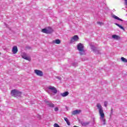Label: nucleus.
<instances>
[{
	"instance_id": "9",
	"label": "nucleus",
	"mask_w": 127,
	"mask_h": 127,
	"mask_svg": "<svg viewBox=\"0 0 127 127\" xmlns=\"http://www.w3.org/2000/svg\"><path fill=\"white\" fill-rule=\"evenodd\" d=\"M78 39H79V37L77 35H75L72 38L70 42L71 43H73L75 41H78Z\"/></svg>"
},
{
	"instance_id": "10",
	"label": "nucleus",
	"mask_w": 127,
	"mask_h": 127,
	"mask_svg": "<svg viewBox=\"0 0 127 127\" xmlns=\"http://www.w3.org/2000/svg\"><path fill=\"white\" fill-rule=\"evenodd\" d=\"M21 57L23 59H25V60H27L28 61H30V58L27 57V56L26 55V53H22L21 55Z\"/></svg>"
},
{
	"instance_id": "2",
	"label": "nucleus",
	"mask_w": 127,
	"mask_h": 127,
	"mask_svg": "<svg viewBox=\"0 0 127 127\" xmlns=\"http://www.w3.org/2000/svg\"><path fill=\"white\" fill-rule=\"evenodd\" d=\"M77 50L79 52V54L80 55H85V50L84 45L81 43H79L77 45Z\"/></svg>"
},
{
	"instance_id": "6",
	"label": "nucleus",
	"mask_w": 127,
	"mask_h": 127,
	"mask_svg": "<svg viewBox=\"0 0 127 127\" xmlns=\"http://www.w3.org/2000/svg\"><path fill=\"white\" fill-rule=\"evenodd\" d=\"M91 47V49L93 51L95 54H101V52H100V50L98 49V48H96L94 45L92 44H90Z\"/></svg>"
},
{
	"instance_id": "5",
	"label": "nucleus",
	"mask_w": 127,
	"mask_h": 127,
	"mask_svg": "<svg viewBox=\"0 0 127 127\" xmlns=\"http://www.w3.org/2000/svg\"><path fill=\"white\" fill-rule=\"evenodd\" d=\"M42 32L43 33H46V34H50L53 32V30L51 27H49V29H42Z\"/></svg>"
},
{
	"instance_id": "28",
	"label": "nucleus",
	"mask_w": 127,
	"mask_h": 127,
	"mask_svg": "<svg viewBox=\"0 0 127 127\" xmlns=\"http://www.w3.org/2000/svg\"><path fill=\"white\" fill-rule=\"evenodd\" d=\"M58 79H60V78L59 77H57Z\"/></svg>"
},
{
	"instance_id": "14",
	"label": "nucleus",
	"mask_w": 127,
	"mask_h": 127,
	"mask_svg": "<svg viewBox=\"0 0 127 127\" xmlns=\"http://www.w3.org/2000/svg\"><path fill=\"white\" fill-rule=\"evenodd\" d=\"M112 38L114 39H116V40H119V39H121V37L117 35H113Z\"/></svg>"
},
{
	"instance_id": "18",
	"label": "nucleus",
	"mask_w": 127,
	"mask_h": 127,
	"mask_svg": "<svg viewBox=\"0 0 127 127\" xmlns=\"http://www.w3.org/2000/svg\"><path fill=\"white\" fill-rule=\"evenodd\" d=\"M90 124V122H82L81 125L83 126V127H86V126H88Z\"/></svg>"
},
{
	"instance_id": "26",
	"label": "nucleus",
	"mask_w": 127,
	"mask_h": 127,
	"mask_svg": "<svg viewBox=\"0 0 127 127\" xmlns=\"http://www.w3.org/2000/svg\"><path fill=\"white\" fill-rule=\"evenodd\" d=\"M125 4L127 5V0H125Z\"/></svg>"
},
{
	"instance_id": "24",
	"label": "nucleus",
	"mask_w": 127,
	"mask_h": 127,
	"mask_svg": "<svg viewBox=\"0 0 127 127\" xmlns=\"http://www.w3.org/2000/svg\"><path fill=\"white\" fill-rule=\"evenodd\" d=\"M98 24H100V25H102L103 24V23L102 22H97Z\"/></svg>"
},
{
	"instance_id": "4",
	"label": "nucleus",
	"mask_w": 127,
	"mask_h": 127,
	"mask_svg": "<svg viewBox=\"0 0 127 127\" xmlns=\"http://www.w3.org/2000/svg\"><path fill=\"white\" fill-rule=\"evenodd\" d=\"M48 89L49 90V94H50V91L52 92V93H53V94H57V89L55 87L50 86H48Z\"/></svg>"
},
{
	"instance_id": "1",
	"label": "nucleus",
	"mask_w": 127,
	"mask_h": 127,
	"mask_svg": "<svg viewBox=\"0 0 127 127\" xmlns=\"http://www.w3.org/2000/svg\"><path fill=\"white\" fill-rule=\"evenodd\" d=\"M96 107L99 110V114L100 117V120L101 122H103V125H106V119H105V113H104V110H103V107L102 105L100 103H97Z\"/></svg>"
},
{
	"instance_id": "11",
	"label": "nucleus",
	"mask_w": 127,
	"mask_h": 127,
	"mask_svg": "<svg viewBox=\"0 0 127 127\" xmlns=\"http://www.w3.org/2000/svg\"><path fill=\"white\" fill-rule=\"evenodd\" d=\"M12 51L13 54H16V53H17V51H18V50L17 49V46L13 47Z\"/></svg>"
},
{
	"instance_id": "21",
	"label": "nucleus",
	"mask_w": 127,
	"mask_h": 127,
	"mask_svg": "<svg viewBox=\"0 0 127 127\" xmlns=\"http://www.w3.org/2000/svg\"><path fill=\"white\" fill-rule=\"evenodd\" d=\"M54 127H60V126L58 125L57 123H55L54 125Z\"/></svg>"
},
{
	"instance_id": "8",
	"label": "nucleus",
	"mask_w": 127,
	"mask_h": 127,
	"mask_svg": "<svg viewBox=\"0 0 127 127\" xmlns=\"http://www.w3.org/2000/svg\"><path fill=\"white\" fill-rule=\"evenodd\" d=\"M45 102L46 103L47 106L50 108H54V107H55V105H54V104H53L50 101H45Z\"/></svg>"
},
{
	"instance_id": "22",
	"label": "nucleus",
	"mask_w": 127,
	"mask_h": 127,
	"mask_svg": "<svg viewBox=\"0 0 127 127\" xmlns=\"http://www.w3.org/2000/svg\"><path fill=\"white\" fill-rule=\"evenodd\" d=\"M58 111H59V108H58V107H55V112H58Z\"/></svg>"
},
{
	"instance_id": "16",
	"label": "nucleus",
	"mask_w": 127,
	"mask_h": 127,
	"mask_svg": "<svg viewBox=\"0 0 127 127\" xmlns=\"http://www.w3.org/2000/svg\"><path fill=\"white\" fill-rule=\"evenodd\" d=\"M112 17H113V18H115V19H117V20H120V21H124V20L121 19L119 17L117 16L116 15H113L112 16Z\"/></svg>"
},
{
	"instance_id": "25",
	"label": "nucleus",
	"mask_w": 127,
	"mask_h": 127,
	"mask_svg": "<svg viewBox=\"0 0 127 127\" xmlns=\"http://www.w3.org/2000/svg\"><path fill=\"white\" fill-rule=\"evenodd\" d=\"M66 124L68 126H70V122L69 121L66 122Z\"/></svg>"
},
{
	"instance_id": "19",
	"label": "nucleus",
	"mask_w": 127,
	"mask_h": 127,
	"mask_svg": "<svg viewBox=\"0 0 127 127\" xmlns=\"http://www.w3.org/2000/svg\"><path fill=\"white\" fill-rule=\"evenodd\" d=\"M121 60L122 61H123V62H125V63H127V59L124 58V57H122L121 58Z\"/></svg>"
},
{
	"instance_id": "20",
	"label": "nucleus",
	"mask_w": 127,
	"mask_h": 127,
	"mask_svg": "<svg viewBox=\"0 0 127 127\" xmlns=\"http://www.w3.org/2000/svg\"><path fill=\"white\" fill-rule=\"evenodd\" d=\"M104 106L107 108L108 106V102L107 101L104 102Z\"/></svg>"
},
{
	"instance_id": "13",
	"label": "nucleus",
	"mask_w": 127,
	"mask_h": 127,
	"mask_svg": "<svg viewBox=\"0 0 127 127\" xmlns=\"http://www.w3.org/2000/svg\"><path fill=\"white\" fill-rule=\"evenodd\" d=\"M69 95V92L68 91H65L63 93H61V96L62 97H67Z\"/></svg>"
},
{
	"instance_id": "3",
	"label": "nucleus",
	"mask_w": 127,
	"mask_h": 127,
	"mask_svg": "<svg viewBox=\"0 0 127 127\" xmlns=\"http://www.w3.org/2000/svg\"><path fill=\"white\" fill-rule=\"evenodd\" d=\"M21 92L17 90V89H13L11 91V95L13 97H18L21 96Z\"/></svg>"
},
{
	"instance_id": "27",
	"label": "nucleus",
	"mask_w": 127,
	"mask_h": 127,
	"mask_svg": "<svg viewBox=\"0 0 127 127\" xmlns=\"http://www.w3.org/2000/svg\"><path fill=\"white\" fill-rule=\"evenodd\" d=\"M111 114H113V108H112V109H111Z\"/></svg>"
},
{
	"instance_id": "23",
	"label": "nucleus",
	"mask_w": 127,
	"mask_h": 127,
	"mask_svg": "<svg viewBox=\"0 0 127 127\" xmlns=\"http://www.w3.org/2000/svg\"><path fill=\"white\" fill-rule=\"evenodd\" d=\"M64 121L66 122V123H67V122H68V121H69V120H68V118H66V117H65V118H64Z\"/></svg>"
},
{
	"instance_id": "12",
	"label": "nucleus",
	"mask_w": 127,
	"mask_h": 127,
	"mask_svg": "<svg viewBox=\"0 0 127 127\" xmlns=\"http://www.w3.org/2000/svg\"><path fill=\"white\" fill-rule=\"evenodd\" d=\"M52 43L53 44H60L61 43V41H60L59 39H57L53 41Z\"/></svg>"
},
{
	"instance_id": "7",
	"label": "nucleus",
	"mask_w": 127,
	"mask_h": 127,
	"mask_svg": "<svg viewBox=\"0 0 127 127\" xmlns=\"http://www.w3.org/2000/svg\"><path fill=\"white\" fill-rule=\"evenodd\" d=\"M34 73L35 74H36L37 76H39L40 77H42V76H43V72L40 70L35 69Z\"/></svg>"
},
{
	"instance_id": "17",
	"label": "nucleus",
	"mask_w": 127,
	"mask_h": 127,
	"mask_svg": "<svg viewBox=\"0 0 127 127\" xmlns=\"http://www.w3.org/2000/svg\"><path fill=\"white\" fill-rule=\"evenodd\" d=\"M114 24H115V25H117V26H118V27H119V28H121V29H122L123 30H125V28H124V27H123L122 25L115 23H114Z\"/></svg>"
},
{
	"instance_id": "15",
	"label": "nucleus",
	"mask_w": 127,
	"mask_h": 127,
	"mask_svg": "<svg viewBox=\"0 0 127 127\" xmlns=\"http://www.w3.org/2000/svg\"><path fill=\"white\" fill-rule=\"evenodd\" d=\"M80 113H81V110H76L73 111L72 112V115H77L78 114H80Z\"/></svg>"
}]
</instances>
